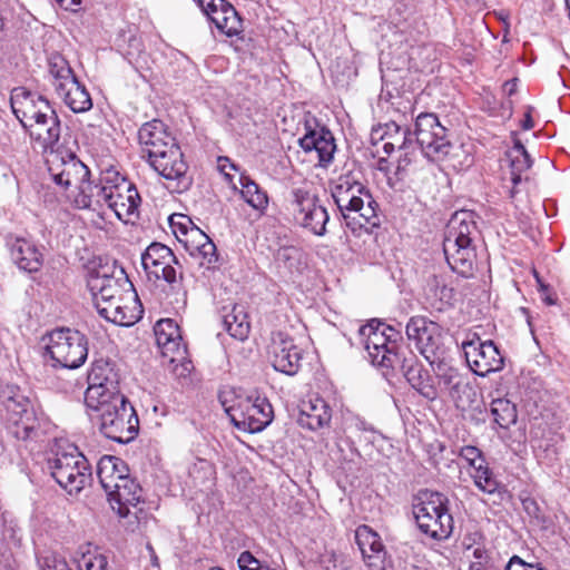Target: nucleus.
<instances>
[{"label": "nucleus", "instance_id": "nucleus-57", "mask_svg": "<svg viewBox=\"0 0 570 570\" xmlns=\"http://www.w3.org/2000/svg\"><path fill=\"white\" fill-rule=\"evenodd\" d=\"M533 126H534L533 119L531 117L530 111H528L524 115V119L521 122V127H522L523 130H530V129L533 128Z\"/></svg>", "mask_w": 570, "mask_h": 570}, {"label": "nucleus", "instance_id": "nucleus-30", "mask_svg": "<svg viewBox=\"0 0 570 570\" xmlns=\"http://www.w3.org/2000/svg\"><path fill=\"white\" fill-rule=\"evenodd\" d=\"M332 410L321 397L303 401L299 405L297 424L304 429L316 431L330 425Z\"/></svg>", "mask_w": 570, "mask_h": 570}, {"label": "nucleus", "instance_id": "nucleus-24", "mask_svg": "<svg viewBox=\"0 0 570 570\" xmlns=\"http://www.w3.org/2000/svg\"><path fill=\"white\" fill-rule=\"evenodd\" d=\"M112 174H115V170H107L97 184L86 178L78 187V194L75 197L77 207L96 210L104 205H108L110 186L114 179Z\"/></svg>", "mask_w": 570, "mask_h": 570}, {"label": "nucleus", "instance_id": "nucleus-17", "mask_svg": "<svg viewBox=\"0 0 570 570\" xmlns=\"http://www.w3.org/2000/svg\"><path fill=\"white\" fill-rule=\"evenodd\" d=\"M108 207L114 210L117 218L128 223L139 215L140 195L136 186L118 171L112 174Z\"/></svg>", "mask_w": 570, "mask_h": 570}, {"label": "nucleus", "instance_id": "nucleus-55", "mask_svg": "<svg viewBox=\"0 0 570 570\" xmlns=\"http://www.w3.org/2000/svg\"><path fill=\"white\" fill-rule=\"evenodd\" d=\"M518 87V79H511L503 83V91L508 96H512L515 94Z\"/></svg>", "mask_w": 570, "mask_h": 570}, {"label": "nucleus", "instance_id": "nucleus-60", "mask_svg": "<svg viewBox=\"0 0 570 570\" xmlns=\"http://www.w3.org/2000/svg\"><path fill=\"white\" fill-rule=\"evenodd\" d=\"M43 570H68L67 564L65 562H58L55 567L48 566Z\"/></svg>", "mask_w": 570, "mask_h": 570}, {"label": "nucleus", "instance_id": "nucleus-19", "mask_svg": "<svg viewBox=\"0 0 570 570\" xmlns=\"http://www.w3.org/2000/svg\"><path fill=\"white\" fill-rule=\"evenodd\" d=\"M12 112L24 129H28L32 122L39 119H46V106L49 101L39 96L35 100L33 96L22 87L14 88L10 97Z\"/></svg>", "mask_w": 570, "mask_h": 570}, {"label": "nucleus", "instance_id": "nucleus-51", "mask_svg": "<svg viewBox=\"0 0 570 570\" xmlns=\"http://www.w3.org/2000/svg\"><path fill=\"white\" fill-rule=\"evenodd\" d=\"M538 284H539V292H540V297H541L542 302L548 306L554 305L557 303V297L550 291L549 286L543 284L539 278H538Z\"/></svg>", "mask_w": 570, "mask_h": 570}, {"label": "nucleus", "instance_id": "nucleus-58", "mask_svg": "<svg viewBox=\"0 0 570 570\" xmlns=\"http://www.w3.org/2000/svg\"><path fill=\"white\" fill-rule=\"evenodd\" d=\"M395 150V144L391 142L389 139L384 141L383 144V151L386 155H391Z\"/></svg>", "mask_w": 570, "mask_h": 570}, {"label": "nucleus", "instance_id": "nucleus-28", "mask_svg": "<svg viewBox=\"0 0 570 570\" xmlns=\"http://www.w3.org/2000/svg\"><path fill=\"white\" fill-rule=\"evenodd\" d=\"M46 119H39L32 122L30 128V137L35 139L45 153L56 150L60 139V120L51 106H46Z\"/></svg>", "mask_w": 570, "mask_h": 570}, {"label": "nucleus", "instance_id": "nucleus-59", "mask_svg": "<svg viewBox=\"0 0 570 570\" xmlns=\"http://www.w3.org/2000/svg\"><path fill=\"white\" fill-rule=\"evenodd\" d=\"M382 330H386V333L391 334L392 338H395L396 341L400 337V333L394 327H392L390 325L384 324V326H382Z\"/></svg>", "mask_w": 570, "mask_h": 570}, {"label": "nucleus", "instance_id": "nucleus-48", "mask_svg": "<svg viewBox=\"0 0 570 570\" xmlns=\"http://www.w3.org/2000/svg\"><path fill=\"white\" fill-rule=\"evenodd\" d=\"M189 476L197 483H202L212 474V466L206 460H198L188 469Z\"/></svg>", "mask_w": 570, "mask_h": 570}, {"label": "nucleus", "instance_id": "nucleus-46", "mask_svg": "<svg viewBox=\"0 0 570 570\" xmlns=\"http://www.w3.org/2000/svg\"><path fill=\"white\" fill-rule=\"evenodd\" d=\"M276 261L288 269L297 268L301 263L302 252L295 246H282L276 252Z\"/></svg>", "mask_w": 570, "mask_h": 570}, {"label": "nucleus", "instance_id": "nucleus-47", "mask_svg": "<svg viewBox=\"0 0 570 570\" xmlns=\"http://www.w3.org/2000/svg\"><path fill=\"white\" fill-rule=\"evenodd\" d=\"M237 564L239 570H276L263 563L250 551H243L237 559Z\"/></svg>", "mask_w": 570, "mask_h": 570}, {"label": "nucleus", "instance_id": "nucleus-9", "mask_svg": "<svg viewBox=\"0 0 570 570\" xmlns=\"http://www.w3.org/2000/svg\"><path fill=\"white\" fill-rule=\"evenodd\" d=\"M46 350L55 366L77 368L87 360L88 340L77 330L56 328L48 335Z\"/></svg>", "mask_w": 570, "mask_h": 570}, {"label": "nucleus", "instance_id": "nucleus-26", "mask_svg": "<svg viewBox=\"0 0 570 570\" xmlns=\"http://www.w3.org/2000/svg\"><path fill=\"white\" fill-rule=\"evenodd\" d=\"M137 296L129 295L120 297V299H111L106 304H98L96 307L98 314L116 325L131 326L139 318L141 311H138Z\"/></svg>", "mask_w": 570, "mask_h": 570}, {"label": "nucleus", "instance_id": "nucleus-35", "mask_svg": "<svg viewBox=\"0 0 570 570\" xmlns=\"http://www.w3.org/2000/svg\"><path fill=\"white\" fill-rule=\"evenodd\" d=\"M94 305L106 304L111 299H120L124 296V291L118 281L108 275H91L88 281Z\"/></svg>", "mask_w": 570, "mask_h": 570}, {"label": "nucleus", "instance_id": "nucleus-6", "mask_svg": "<svg viewBox=\"0 0 570 570\" xmlns=\"http://www.w3.org/2000/svg\"><path fill=\"white\" fill-rule=\"evenodd\" d=\"M384 324L372 318L366 324L360 325L356 333V341L363 345L373 365L385 368H397L400 355L405 352L386 330Z\"/></svg>", "mask_w": 570, "mask_h": 570}, {"label": "nucleus", "instance_id": "nucleus-62", "mask_svg": "<svg viewBox=\"0 0 570 570\" xmlns=\"http://www.w3.org/2000/svg\"><path fill=\"white\" fill-rule=\"evenodd\" d=\"M377 164H379V169L380 170H384L385 164H387V159L386 158H380Z\"/></svg>", "mask_w": 570, "mask_h": 570}, {"label": "nucleus", "instance_id": "nucleus-14", "mask_svg": "<svg viewBox=\"0 0 570 570\" xmlns=\"http://www.w3.org/2000/svg\"><path fill=\"white\" fill-rule=\"evenodd\" d=\"M87 381L86 406H97V404H101L99 400H109L121 394L119 391V374L109 360H96L88 373Z\"/></svg>", "mask_w": 570, "mask_h": 570}, {"label": "nucleus", "instance_id": "nucleus-40", "mask_svg": "<svg viewBox=\"0 0 570 570\" xmlns=\"http://www.w3.org/2000/svg\"><path fill=\"white\" fill-rule=\"evenodd\" d=\"M239 183L242 186L240 194L243 199L254 209L264 210L268 205V197L266 191H264L248 176L242 175L239 178Z\"/></svg>", "mask_w": 570, "mask_h": 570}, {"label": "nucleus", "instance_id": "nucleus-23", "mask_svg": "<svg viewBox=\"0 0 570 570\" xmlns=\"http://www.w3.org/2000/svg\"><path fill=\"white\" fill-rule=\"evenodd\" d=\"M397 367L401 368L409 384L423 397L431 401L436 399L438 391L433 384L432 376L414 355L410 353L407 357L405 352H403L400 355Z\"/></svg>", "mask_w": 570, "mask_h": 570}, {"label": "nucleus", "instance_id": "nucleus-33", "mask_svg": "<svg viewBox=\"0 0 570 570\" xmlns=\"http://www.w3.org/2000/svg\"><path fill=\"white\" fill-rule=\"evenodd\" d=\"M142 498V489L136 480L130 478L129 472L125 473L121 481L115 487V491L108 495L109 501L119 504L118 513L121 517L129 514L128 505L136 507Z\"/></svg>", "mask_w": 570, "mask_h": 570}, {"label": "nucleus", "instance_id": "nucleus-36", "mask_svg": "<svg viewBox=\"0 0 570 570\" xmlns=\"http://www.w3.org/2000/svg\"><path fill=\"white\" fill-rule=\"evenodd\" d=\"M56 94L76 114L86 112L92 108L88 90L77 78L69 82L63 90H57Z\"/></svg>", "mask_w": 570, "mask_h": 570}, {"label": "nucleus", "instance_id": "nucleus-54", "mask_svg": "<svg viewBox=\"0 0 570 570\" xmlns=\"http://www.w3.org/2000/svg\"><path fill=\"white\" fill-rule=\"evenodd\" d=\"M179 218L186 220V223H184V222L176 223L174 220V217H170V224H171L175 233H177L179 230L181 234L186 235L188 232L187 224H193V223L189 218H187L184 215H179Z\"/></svg>", "mask_w": 570, "mask_h": 570}, {"label": "nucleus", "instance_id": "nucleus-38", "mask_svg": "<svg viewBox=\"0 0 570 570\" xmlns=\"http://www.w3.org/2000/svg\"><path fill=\"white\" fill-rule=\"evenodd\" d=\"M507 159L511 168V181L517 186L522 180V173L527 171L532 160L520 140H515L513 147L507 151Z\"/></svg>", "mask_w": 570, "mask_h": 570}, {"label": "nucleus", "instance_id": "nucleus-29", "mask_svg": "<svg viewBox=\"0 0 570 570\" xmlns=\"http://www.w3.org/2000/svg\"><path fill=\"white\" fill-rule=\"evenodd\" d=\"M139 144L147 158L160 153L168 145L175 142V138L167 131L165 124L159 119L145 122L138 131Z\"/></svg>", "mask_w": 570, "mask_h": 570}, {"label": "nucleus", "instance_id": "nucleus-25", "mask_svg": "<svg viewBox=\"0 0 570 570\" xmlns=\"http://www.w3.org/2000/svg\"><path fill=\"white\" fill-rule=\"evenodd\" d=\"M244 406L240 421L232 417L235 425H243L244 430L256 433L263 431L273 421V407L266 397L248 396Z\"/></svg>", "mask_w": 570, "mask_h": 570}, {"label": "nucleus", "instance_id": "nucleus-3", "mask_svg": "<svg viewBox=\"0 0 570 570\" xmlns=\"http://www.w3.org/2000/svg\"><path fill=\"white\" fill-rule=\"evenodd\" d=\"M0 413L8 434L23 443L37 441L40 422L37 411L26 392L14 384L0 387Z\"/></svg>", "mask_w": 570, "mask_h": 570}, {"label": "nucleus", "instance_id": "nucleus-56", "mask_svg": "<svg viewBox=\"0 0 570 570\" xmlns=\"http://www.w3.org/2000/svg\"><path fill=\"white\" fill-rule=\"evenodd\" d=\"M58 2V4L66 9V10H72L75 11V7H78L81 4V1L82 0H56Z\"/></svg>", "mask_w": 570, "mask_h": 570}, {"label": "nucleus", "instance_id": "nucleus-52", "mask_svg": "<svg viewBox=\"0 0 570 570\" xmlns=\"http://www.w3.org/2000/svg\"><path fill=\"white\" fill-rule=\"evenodd\" d=\"M459 455L464 460H484L482 458V452L472 445L461 448Z\"/></svg>", "mask_w": 570, "mask_h": 570}, {"label": "nucleus", "instance_id": "nucleus-42", "mask_svg": "<svg viewBox=\"0 0 570 570\" xmlns=\"http://www.w3.org/2000/svg\"><path fill=\"white\" fill-rule=\"evenodd\" d=\"M474 484L481 491L493 494L499 491L500 482L495 479L492 471L489 469L485 460H481L475 471L471 474Z\"/></svg>", "mask_w": 570, "mask_h": 570}, {"label": "nucleus", "instance_id": "nucleus-7", "mask_svg": "<svg viewBox=\"0 0 570 570\" xmlns=\"http://www.w3.org/2000/svg\"><path fill=\"white\" fill-rule=\"evenodd\" d=\"M47 465L56 482L69 494L79 493L91 480L87 458L73 445L58 451L47 460Z\"/></svg>", "mask_w": 570, "mask_h": 570}, {"label": "nucleus", "instance_id": "nucleus-31", "mask_svg": "<svg viewBox=\"0 0 570 570\" xmlns=\"http://www.w3.org/2000/svg\"><path fill=\"white\" fill-rule=\"evenodd\" d=\"M355 541L366 564L370 568H381L386 552L380 535L364 524L356 529Z\"/></svg>", "mask_w": 570, "mask_h": 570}, {"label": "nucleus", "instance_id": "nucleus-50", "mask_svg": "<svg viewBox=\"0 0 570 570\" xmlns=\"http://www.w3.org/2000/svg\"><path fill=\"white\" fill-rule=\"evenodd\" d=\"M505 570H547L539 563H527L518 556H513L507 564Z\"/></svg>", "mask_w": 570, "mask_h": 570}, {"label": "nucleus", "instance_id": "nucleus-63", "mask_svg": "<svg viewBox=\"0 0 570 570\" xmlns=\"http://www.w3.org/2000/svg\"><path fill=\"white\" fill-rule=\"evenodd\" d=\"M471 468L475 471V468H478L480 460H465Z\"/></svg>", "mask_w": 570, "mask_h": 570}, {"label": "nucleus", "instance_id": "nucleus-11", "mask_svg": "<svg viewBox=\"0 0 570 570\" xmlns=\"http://www.w3.org/2000/svg\"><path fill=\"white\" fill-rule=\"evenodd\" d=\"M405 333L431 365L443 360L444 346L441 326L438 323L425 316H412L405 326Z\"/></svg>", "mask_w": 570, "mask_h": 570}, {"label": "nucleus", "instance_id": "nucleus-27", "mask_svg": "<svg viewBox=\"0 0 570 570\" xmlns=\"http://www.w3.org/2000/svg\"><path fill=\"white\" fill-rule=\"evenodd\" d=\"M299 146L306 153H316L322 167H326L332 163L336 150L333 134L325 127L307 130V132L299 138Z\"/></svg>", "mask_w": 570, "mask_h": 570}, {"label": "nucleus", "instance_id": "nucleus-44", "mask_svg": "<svg viewBox=\"0 0 570 570\" xmlns=\"http://www.w3.org/2000/svg\"><path fill=\"white\" fill-rule=\"evenodd\" d=\"M412 131L409 128H405L402 135H394L392 139H389L391 142L395 144V149L403 150L404 155L400 158L399 165L396 168V173L399 174L401 170L405 168L411 163L409 158L410 151L414 149L415 142L411 138Z\"/></svg>", "mask_w": 570, "mask_h": 570}, {"label": "nucleus", "instance_id": "nucleus-8", "mask_svg": "<svg viewBox=\"0 0 570 570\" xmlns=\"http://www.w3.org/2000/svg\"><path fill=\"white\" fill-rule=\"evenodd\" d=\"M415 145L429 160H444L453 149L449 129L434 112H421L414 122Z\"/></svg>", "mask_w": 570, "mask_h": 570}, {"label": "nucleus", "instance_id": "nucleus-18", "mask_svg": "<svg viewBox=\"0 0 570 570\" xmlns=\"http://www.w3.org/2000/svg\"><path fill=\"white\" fill-rule=\"evenodd\" d=\"M197 3L222 33L234 37L242 32V19L226 0H197Z\"/></svg>", "mask_w": 570, "mask_h": 570}, {"label": "nucleus", "instance_id": "nucleus-49", "mask_svg": "<svg viewBox=\"0 0 570 570\" xmlns=\"http://www.w3.org/2000/svg\"><path fill=\"white\" fill-rule=\"evenodd\" d=\"M522 508L528 517L534 519L538 523H543L546 521L540 505L533 498L528 497L522 499Z\"/></svg>", "mask_w": 570, "mask_h": 570}, {"label": "nucleus", "instance_id": "nucleus-45", "mask_svg": "<svg viewBox=\"0 0 570 570\" xmlns=\"http://www.w3.org/2000/svg\"><path fill=\"white\" fill-rule=\"evenodd\" d=\"M198 232L202 237L205 239L204 243H202L198 246V252L202 257L200 266H205L207 269H215L216 264L218 262V254L216 245L212 242V239L204 233L199 230L196 226L191 227V232Z\"/></svg>", "mask_w": 570, "mask_h": 570}, {"label": "nucleus", "instance_id": "nucleus-37", "mask_svg": "<svg viewBox=\"0 0 570 570\" xmlns=\"http://www.w3.org/2000/svg\"><path fill=\"white\" fill-rule=\"evenodd\" d=\"M48 71L52 78L55 91L63 90L69 82L77 78L68 60L58 52H52L48 57Z\"/></svg>", "mask_w": 570, "mask_h": 570}, {"label": "nucleus", "instance_id": "nucleus-39", "mask_svg": "<svg viewBox=\"0 0 570 570\" xmlns=\"http://www.w3.org/2000/svg\"><path fill=\"white\" fill-rule=\"evenodd\" d=\"M223 324L228 334L237 340H245L249 333V323L244 307L234 305L232 311L223 315Z\"/></svg>", "mask_w": 570, "mask_h": 570}, {"label": "nucleus", "instance_id": "nucleus-4", "mask_svg": "<svg viewBox=\"0 0 570 570\" xmlns=\"http://www.w3.org/2000/svg\"><path fill=\"white\" fill-rule=\"evenodd\" d=\"M101 404L87 406L99 412L101 433L118 443H128L136 438L139 430V419L134 406L124 394L109 400H99Z\"/></svg>", "mask_w": 570, "mask_h": 570}, {"label": "nucleus", "instance_id": "nucleus-22", "mask_svg": "<svg viewBox=\"0 0 570 570\" xmlns=\"http://www.w3.org/2000/svg\"><path fill=\"white\" fill-rule=\"evenodd\" d=\"M6 245L10 258L21 271L28 273L38 272L43 264V255L31 239L24 237L9 236Z\"/></svg>", "mask_w": 570, "mask_h": 570}, {"label": "nucleus", "instance_id": "nucleus-1", "mask_svg": "<svg viewBox=\"0 0 570 570\" xmlns=\"http://www.w3.org/2000/svg\"><path fill=\"white\" fill-rule=\"evenodd\" d=\"M331 194L345 226L353 233L380 226L377 203L351 173L341 175L332 183Z\"/></svg>", "mask_w": 570, "mask_h": 570}, {"label": "nucleus", "instance_id": "nucleus-5", "mask_svg": "<svg viewBox=\"0 0 570 570\" xmlns=\"http://www.w3.org/2000/svg\"><path fill=\"white\" fill-rule=\"evenodd\" d=\"M412 509L422 533L434 540H445L452 534L454 522L449 511V499L444 494L422 491Z\"/></svg>", "mask_w": 570, "mask_h": 570}, {"label": "nucleus", "instance_id": "nucleus-2", "mask_svg": "<svg viewBox=\"0 0 570 570\" xmlns=\"http://www.w3.org/2000/svg\"><path fill=\"white\" fill-rule=\"evenodd\" d=\"M478 234L473 214L470 212H456L448 223L443 252L451 269L461 276L472 275L476 256L473 242Z\"/></svg>", "mask_w": 570, "mask_h": 570}, {"label": "nucleus", "instance_id": "nucleus-20", "mask_svg": "<svg viewBox=\"0 0 570 570\" xmlns=\"http://www.w3.org/2000/svg\"><path fill=\"white\" fill-rule=\"evenodd\" d=\"M273 367L287 375H294L299 368L301 350L294 341L282 332L274 334L271 345Z\"/></svg>", "mask_w": 570, "mask_h": 570}, {"label": "nucleus", "instance_id": "nucleus-15", "mask_svg": "<svg viewBox=\"0 0 570 570\" xmlns=\"http://www.w3.org/2000/svg\"><path fill=\"white\" fill-rule=\"evenodd\" d=\"M466 363L471 371L479 376H487L503 368L504 358L492 341H481L473 334L471 340L462 343Z\"/></svg>", "mask_w": 570, "mask_h": 570}, {"label": "nucleus", "instance_id": "nucleus-34", "mask_svg": "<svg viewBox=\"0 0 570 570\" xmlns=\"http://www.w3.org/2000/svg\"><path fill=\"white\" fill-rule=\"evenodd\" d=\"M154 331L156 342L165 355L168 353L183 355L186 352V347L181 343L180 328L174 320L158 321Z\"/></svg>", "mask_w": 570, "mask_h": 570}, {"label": "nucleus", "instance_id": "nucleus-10", "mask_svg": "<svg viewBox=\"0 0 570 570\" xmlns=\"http://www.w3.org/2000/svg\"><path fill=\"white\" fill-rule=\"evenodd\" d=\"M150 166L166 180L168 187L176 193L188 190L193 184V177L188 174V165L184 160L180 147L175 142L148 158Z\"/></svg>", "mask_w": 570, "mask_h": 570}, {"label": "nucleus", "instance_id": "nucleus-12", "mask_svg": "<svg viewBox=\"0 0 570 570\" xmlns=\"http://www.w3.org/2000/svg\"><path fill=\"white\" fill-rule=\"evenodd\" d=\"M291 204L294 217L298 224L316 236L326 234V225L330 220L327 209L321 204L317 195L297 187L291 190Z\"/></svg>", "mask_w": 570, "mask_h": 570}, {"label": "nucleus", "instance_id": "nucleus-64", "mask_svg": "<svg viewBox=\"0 0 570 570\" xmlns=\"http://www.w3.org/2000/svg\"><path fill=\"white\" fill-rule=\"evenodd\" d=\"M564 2H566V7H567L568 11L570 12V0H564Z\"/></svg>", "mask_w": 570, "mask_h": 570}, {"label": "nucleus", "instance_id": "nucleus-41", "mask_svg": "<svg viewBox=\"0 0 570 570\" xmlns=\"http://www.w3.org/2000/svg\"><path fill=\"white\" fill-rule=\"evenodd\" d=\"M491 413L494 422L501 429H509L518 419L517 407L508 399L493 400L491 403Z\"/></svg>", "mask_w": 570, "mask_h": 570}, {"label": "nucleus", "instance_id": "nucleus-16", "mask_svg": "<svg viewBox=\"0 0 570 570\" xmlns=\"http://www.w3.org/2000/svg\"><path fill=\"white\" fill-rule=\"evenodd\" d=\"M141 265L146 271L149 278L164 279L170 285L178 283L181 279V272L178 273L175 265L179 262L173 250L161 244L151 243L141 254Z\"/></svg>", "mask_w": 570, "mask_h": 570}, {"label": "nucleus", "instance_id": "nucleus-61", "mask_svg": "<svg viewBox=\"0 0 570 570\" xmlns=\"http://www.w3.org/2000/svg\"><path fill=\"white\" fill-rule=\"evenodd\" d=\"M356 428H357L358 430L367 431L366 424H365V422H363V421H360L358 423H356ZM368 431H373V429H372V428H368Z\"/></svg>", "mask_w": 570, "mask_h": 570}, {"label": "nucleus", "instance_id": "nucleus-13", "mask_svg": "<svg viewBox=\"0 0 570 570\" xmlns=\"http://www.w3.org/2000/svg\"><path fill=\"white\" fill-rule=\"evenodd\" d=\"M48 171L56 185L67 190L78 187L89 178V168L71 151L57 147L48 154Z\"/></svg>", "mask_w": 570, "mask_h": 570}, {"label": "nucleus", "instance_id": "nucleus-43", "mask_svg": "<svg viewBox=\"0 0 570 570\" xmlns=\"http://www.w3.org/2000/svg\"><path fill=\"white\" fill-rule=\"evenodd\" d=\"M79 570H109L108 558L98 549H88L78 559Z\"/></svg>", "mask_w": 570, "mask_h": 570}, {"label": "nucleus", "instance_id": "nucleus-21", "mask_svg": "<svg viewBox=\"0 0 570 570\" xmlns=\"http://www.w3.org/2000/svg\"><path fill=\"white\" fill-rule=\"evenodd\" d=\"M439 382L449 393L456 407L464 409L466 404L475 396L474 389L470 385L466 377L453 367H446L443 360L436 362Z\"/></svg>", "mask_w": 570, "mask_h": 570}, {"label": "nucleus", "instance_id": "nucleus-53", "mask_svg": "<svg viewBox=\"0 0 570 570\" xmlns=\"http://www.w3.org/2000/svg\"><path fill=\"white\" fill-rule=\"evenodd\" d=\"M402 132H403V130H402L401 126H399L394 121H391V122L385 125V130H384V134L382 136V139L383 140L392 139V136H394V135H402Z\"/></svg>", "mask_w": 570, "mask_h": 570}, {"label": "nucleus", "instance_id": "nucleus-32", "mask_svg": "<svg viewBox=\"0 0 570 570\" xmlns=\"http://www.w3.org/2000/svg\"><path fill=\"white\" fill-rule=\"evenodd\" d=\"M129 468L124 460L114 455H105L97 463V478L107 495L115 491V487Z\"/></svg>", "mask_w": 570, "mask_h": 570}]
</instances>
